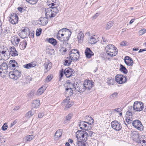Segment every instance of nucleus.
<instances>
[{
  "mask_svg": "<svg viewBox=\"0 0 146 146\" xmlns=\"http://www.w3.org/2000/svg\"><path fill=\"white\" fill-rule=\"evenodd\" d=\"M20 108V106H16L15 107L13 110L15 111H17L19 110Z\"/></svg>",
  "mask_w": 146,
  "mask_h": 146,
  "instance_id": "58",
  "label": "nucleus"
},
{
  "mask_svg": "<svg viewBox=\"0 0 146 146\" xmlns=\"http://www.w3.org/2000/svg\"><path fill=\"white\" fill-rule=\"evenodd\" d=\"M17 65L18 64H16L15 63H14V64H12L10 67H13L12 69H14V68H15L16 69V67H17Z\"/></svg>",
  "mask_w": 146,
  "mask_h": 146,
  "instance_id": "56",
  "label": "nucleus"
},
{
  "mask_svg": "<svg viewBox=\"0 0 146 146\" xmlns=\"http://www.w3.org/2000/svg\"><path fill=\"white\" fill-rule=\"evenodd\" d=\"M107 83L109 85H113L114 82V80L113 79H108Z\"/></svg>",
  "mask_w": 146,
  "mask_h": 146,
  "instance_id": "42",
  "label": "nucleus"
},
{
  "mask_svg": "<svg viewBox=\"0 0 146 146\" xmlns=\"http://www.w3.org/2000/svg\"><path fill=\"white\" fill-rule=\"evenodd\" d=\"M86 123H89L88 122L84 121H81L79 124V126L80 129L84 130H86L88 129V127Z\"/></svg>",
  "mask_w": 146,
  "mask_h": 146,
  "instance_id": "19",
  "label": "nucleus"
},
{
  "mask_svg": "<svg viewBox=\"0 0 146 146\" xmlns=\"http://www.w3.org/2000/svg\"><path fill=\"white\" fill-rule=\"evenodd\" d=\"M10 55L13 56L18 55V53L14 47H11L10 52Z\"/></svg>",
  "mask_w": 146,
  "mask_h": 146,
  "instance_id": "26",
  "label": "nucleus"
},
{
  "mask_svg": "<svg viewBox=\"0 0 146 146\" xmlns=\"http://www.w3.org/2000/svg\"><path fill=\"white\" fill-rule=\"evenodd\" d=\"M4 33L5 35H9L10 34V32L9 30L7 28L4 29V30L3 32Z\"/></svg>",
  "mask_w": 146,
  "mask_h": 146,
  "instance_id": "46",
  "label": "nucleus"
},
{
  "mask_svg": "<svg viewBox=\"0 0 146 146\" xmlns=\"http://www.w3.org/2000/svg\"><path fill=\"white\" fill-rule=\"evenodd\" d=\"M27 44V42L26 40H24L21 42L19 44L20 48L22 50H24L26 47Z\"/></svg>",
  "mask_w": 146,
  "mask_h": 146,
  "instance_id": "29",
  "label": "nucleus"
},
{
  "mask_svg": "<svg viewBox=\"0 0 146 146\" xmlns=\"http://www.w3.org/2000/svg\"><path fill=\"white\" fill-rule=\"evenodd\" d=\"M34 113V112L32 110L28 111L25 115V116L27 118H30L31 117Z\"/></svg>",
  "mask_w": 146,
  "mask_h": 146,
  "instance_id": "36",
  "label": "nucleus"
},
{
  "mask_svg": "<svg viewBox=\"0 0 146 146\" xmlns=\"http://www.w3.org/2000/svg\"><path fill=\"white\" fill-rule=\"evenodd\" d=\"M52 76L51 75H50L47 76L45 79V81L46 82H49L52 79Z\"/></svg>",
  "mask_w": 146,
  "mask_h": 146,
  "instance_id": "43",
  "label": "nucleus"
},
{
  "mask_svg": "<svg viewBox=\"0 0 146 146\" xmlns=\"http://www.w3.org/2000/svg\"><path fill=\"white\" fill-rule=\"evenodd\" d=\"M126 121L128 124H130L133 120V116L132 112L128 110L126 112L125 116Z\"/></svg>",
  "mask_w": 146,
  "mask_h": 146,
  "instance_id": "15",
  "label": "nucleus"
},
{
  "mask_svg": "<svg viewBox=\"0 0 146 146\" xmlns=\"http://www.w3.org/2000/svg\"><path fill=\"white\" fill-rule=\"evenodd\" d=\"M122 110V109L121 108H116L115 109H114V110L117 112H120Z\"/></svg>",
  "mask_w": 146,
  "mask_h": 146,
  "instance_id": "55",
  "label": "nucleus"
},
{
  "mask_svg": "<svg viewBox=\"0 0 146 146\" xmlns=\"http://www.w3.org/2000/svg\"><path fill=\"white\" fill-rule=\"evenodd\" d=\"M29 3L32 5L35 4L38 1V0H26Z\"/></svg>",
  "mask_w": 146,
  "mask_h": 146,
  "instance_id": "41",
  "label": "nucleus"
},
{
  "mask_svg": "<svg viewBox=\"0 0 146 146\" xmlns=\"http://www.w3.org/2000/svg\"><path fill=\"white\" fill-rule=\"evenodd\" d=\"M27 34H26V33L21 32L19 33V36L21 38H24L27 36Z\"/></svg>",
  "mask_w": 146,
  "mask_h": 146,
  "instance_id": "44",
  "label": "nucleus"
},
{
  "mask_svg": "<svg viewBox=\"0 0 146 146\" xmlns=\"http://www.w3.org/2000/svg\"><path fill=\"white\" fill-rule=\"evenodd\" d=\"M46 87L45 85H43L37 91L36 94L37 95H40L42 94L46 90Z\"/></svg>",
  "mask_w": 146,
  "mask_h": 146,
  "instance_id": "23",
  "label": "nucleus"
},
{
  "mask_svg": "<svg viewBox=\"0 0 146 146\" xmlns=\"http://www.w3.org/2000/svg\"><path fill=\"white\" fill-rule=\"evenodd\" d=\"M133 125L137 129L141 131L143 129V127L141 122L138 120H134L132 123Z\"/></svg>",
  "mask_w": 146,
  "mask_h": 146,
  "instance_id": "11",
  "label": "nucleus"
},
{
  "mask_svg": "<svg viewBox=\"0 0 146 146\" xmlns=\"http://www.w3.org/2000/svg\"><path fill=\"white\" fill-rule=\"evenodd\" d=\"M64 33V37H62L64 40H61V42L66 41L68 40L71 35L72 33L69 29L65 28Z\"/></svg>",
  "mask_w": 146,
  "mask_h": 146,
  "instance_id": "14",
  "label": "nucleus"
},
{
  "mask_svg": "<svg viewBox=\"0 0 146 146\" xmlns=\"http://www.w3.org/2000/svg\"><path fill=\"white\" fill-rule=\"evenodd\" d=\"M51 4H49V5H51V7H53L54 6V7H56L57 8V6H56V4H55L54 3H51Z\"/></svg>",
  "mask_w": 146,
  "mask_h": 146,
  "instance_id": "63",
  "label": "nucleus"
},
{
  "mask_svg": "<svg viewBox=\"0 0 146 146\" xmlns=\"http://www.w3.org/2000/svg\"><path fill=\"white\" fill-rule=\"evenodd\" d=\"M44 11L45 17L50 19L56 16L58 13L59 10L56 7H52L46 8Z\"/></svg>",
  "mask_w": 146,
  "mask_h": 146,
  "instance_id": "1",
  "label": "nucleus"
},
{
  "mask_svg": "<svg viewBox=\"0 0 146 146\" xmlns=\"http://www.w3.org/2000/svg\"><path fill=\"white\" fill-rule=\"evenodd\" d=\"M72 115L73 114L72 113L69 114L66 117V120L67 121H69L71 118Z\"/></svg>",
  "mask_w": 146,
  "mask_h": 146,
  "instance_id": "47",
  "label": "nucleus"
},
{
  "mask_svg": "<svg viewBox=\"0 0 146 146\" xmlns=\"http://www.w3.org/2000/svg\"><path fill=\"white\" fill-rule=\"evenodd\" d=\"M85 52L87 58H90L94 55V53L91 50L90 48H87L85 50Z\"/></svg>",
  "mask_w": 146,
  "mask_h": 146,
  "instance_id": "21",
  "label": "nucleus"
},
{
  "mask_svg": "<svg viewBox=\"0 0 146 146\" xmlns=\"http://www.w3.org/2000/svg\"><path fill=\"white\" fill-rule=\"evenodd\" d=\"M14 63H15L16 64H18V63L17 62L14 60H11L9 62V66H11V65Z\"/></svg>",
  "mask_w": 146,
  "mask_h": 146,
  "instance_id": "51",
  "label": "nucleus"
},
{
  "mask_svg": "<svg viewBox=\"0 0 146 146\" xmlns=\"http://www.w3.org/2000/svg\"><path fill=\"white\" fill-rule=\"evenodd\" d=\"M7 123H5L2 127L1 128L3 130L5 131L7 129L8 127L7 125Z\"/></svg>",
  "mask_w": 146,
  "mask_h": 146,
  "instance_id": "50",
  "label": "nucleus"
},
{
  "mask_svg": "<svg viewBox=\"0 0 146 146\" xmlns=\"http://www.w3.org/2000/svg\"><path fill=\"white\" fill-rule=\"evenodd\" d=\"M125 63L129 66H132L133 65V62L132 59L129 56H126L124 59Z\"/></svg>",
  "mask_w": 146,
  "mask_h": 146,
  "instance_id": "18",
  "label": "nucleus"
},
{
  "mask_svg": "<svg viewBox=\"0 0 146 146\" xmlns=\"http://www.w3.org/2000/svg\"><path fill=\"white\" fill-rule=\"evenodd\" d=\"M120 70L121 72H122L124 74H127L128 72V71L125 67L122 64H120Z\"/></svg>",
  "mask_w": 146,
  "mask_h": 146,
  "instance_id": "34",
  "label": "nucleus"
},
{
  "mask_svg": "<svg viewBox=\"0 0 146 146\" xmlns=\"http://www.w3.org/2000/svg\"><path fill=\"white\" fill-rule=\"evenodd\" d=\"M84 37V32L82 31H80L78 33L77 35V39L78 42L79 43L82 42Z\"/></svg>",
  "mask_w": 146,
  "mask_h": 146,
  "instance_id": "20",
  "label": "nucleus"
},
{
  "mask_svg": "<svg viewBox=\"0 0 146 146\" xmlns=\"http://www.w3.org/2000/svg\"><path fill=\"white\" fill-rule=\"evenodd\" d=\"M73 103L72 102H68L67 104L66 105V108H68L71 107L72 106L73 104Z\"/></svg>",
  "mask_w": 146,
  "mask_h": 146,
  "instance_id": "52",
  "label": "nucleus"
},
{
  "mask_svg": "<svg viewBox=\"0 0 146 146\" xmlns=\"http://www.w3.org/2000/svg\"><path fill=\"white\" fill-rule=\"evenodd\" d=\"M15 68H14V70L13 71L10 72L9 75L11 78L17 80L21 76V72L19 70H15Z\"/></svg>",
  "mask_w": 146,
  "mask_h": 146,
  "instance_id": "7",
  "label": "nucleus"
},
{
  "mask_svg": "<svg viewBox=\"0 0 146 146\" xmlns=\"http://www.w3.org/2000/svg\"><path fill=\"white\" fill-rule=\"evenodd\" d=\"M133 108L136 111H140L143 108V103L141 102H135L133 105Z\"/></svg>",
  "mask_w": 146,
  "mask_h": 146,
  "instance_id": "12",
  "label": "nucleus"
},
{
  "mask_svg": "<svg viewBox=\"0 0 146 146\" xmlns=\"http://www.w3.org/2000/svg\"><path fill=\"white\" fill-rule=\"evenodd\" d=\"M72 84L73 87H74L76 90L79 92H83L86 90L83 83L80 81Z\"/></svg>",
  "mask_w": 146,
  "mask_h": 146,
  "instance_id": "5",
  "label": "nucleus"
},
{
  "mask_svg": "<svg viewBox=\"0 0 146 146\" xmlns=\"http://www.w3.org/2000/svg\"><path fill=\"white\" fill-rule=\"evenodd\" d=\"M68 56L67 58L65 60L64 62V65L69 66L72 60Z\"/></svg>",
  "mask_w": 146,
  "mask_h": 146,
  "instance_id": "35",
  "label": "nucleus"
},
{
  "mask_svg": "<svg viewBox=\"0 0 146 146\" xmlns=\"http://www.w3.org/2000/svg\"><path fill=\"white\" fill-rule=\"evenodd\" d=\"M77 140L86 141L88 137V134L85 131L78 130L76 133Z\"/></svg>",
  "mask_w": 146,
  "mask_h": 146,
  "instance_id": "3",
  "label": "nucleus"
},
{
  "mask_svg": "<svg viewBox=\"0 0 146 146\" xmlns=\"http://www.w3.org/2000/svg\"><path fill=\"white\" fill-rule=\"evenodd\" d=\"M74 71L71 68H66L64 71V74L67 78H69L73 75Z\"/></svg>",
  "mask_w": 146,
  "mask_h": 146,
  "instance_id": "16",
  "label": "nucleus"
},
{
  "mask_svg": "<svg viewBox=\"0 0 146 146\" xmlns=\"http://www.w3.org/2000/svg\"><path fill=\"white\" fill-rule=\"evenodd\" d=\"M20 41V39L18 36L14 35L12 36L11 39V42L12 44L14 46H17Z\"/></svg>",
  "mask_w": 146,
  "mask_h": 146,
  "instance_id": "17",
  "label": "nucleus"
},
{
  "mask_svg": "<svg viewBox=\"0 0 146 146\" xmlns=\"http://www.w3.org/2000/svg\"><path fill=\"white\" fill-rule=\"evenodd\" d=\"M44 115V114L43 113H40L38 115V117L39 118H41Z\"/></svg>",
  "mask_w": 146,
  "mask_h": 146,
  "instance_id": "53",
  "label": "nucleus"
},
{
  "mask_svg": "<svg viewBox=\"0 0 146 146\" xmlns=\"http://www.w3.org/2000/svg\"><path fill=\"white\" fill-rule=\"evenodd\" d=\"M8 65L5 62H3L0 66V75L2 77H4L7 73Z\"/></svg>",
  "mask_w": 146,
  "mask_h": 146,
  "instance_id": "6",
  "label": "nucleus"
},
{
  "mask_svg": "<svg viewBox=\"0 0 146 146\" xmlns=\"http://www.w3.org/2000/svg\"><path fill=\"white\" fill-rule=\"evenodd\" d=\"M141 144V146H146V141L144 140H142Z\"/></svg>",
  "mask_w": 146,
  "mask_h": 146,
  "instance_id": "54",
  "label": "nucleus"
},
{
  "mask_svg": "<svg viewBox=\"0 0 146 146\" xmlns=\"http://www.w3.org/2000/svg\"><path fill=\"white\" fill-rule=\"evenodd\" d=\"M83 83L86 90L88 92L94 86V82L89 80H85Z\"/></svg>",
  "mask_w": 146,
  "mask_h": 146,
  "instance_id": "9",
  "label": "nucleus"
},
{
  "mask_svg": "<svg viewBox=\"0 0 146 146\" xmlns=\"http://www.w3.org/2000/svg\"><path fill=\"white\" fill-rule=\"evenodd\" d=\"M115 80L118 84H124L126 82V77L122 74H117L115 77Z\"/></svg>",
  "mask_w": 146,
  "mask_h": 146,
  "instance_id": "8",
  "label": "nucleus"
},
{
  "mask_svg": "<svg viewBox=\"0 0 146 146\" xmlns=\"http://www.w3.org/2000/svg\"><path fill=\"white\" fill-rule=\"evenodd\" d=\"M113 24V22L112 21H110L106 25V29L107 30L109 29L112 26Z\"/></svg>",
  "mask_w": 146,
  "mask_h": 146,
  "instance_id": "38",
  "label": "nucleus"
},
{
  "mask_svg": "<svg viewBox=\"0 0 146 146\" xmlns=\"http://www.w3.org/2000/svg\"><path fill=\"white\" fill-rule=\"evenodd\" d=\"M105 50L108 55L110 56H114L117 53V50L116 47L113 44H109L106 47Z\"/></svg>",
  "mask_w": 146,
  "mask_h": 146,
  "instance_id": "2",
  "label": "nucleus"
},
{
  "mask_svg": "<svg viewBox=\"0 0 146 146\" xmlns=\"http://www.w3.org/2000/svg\"><path fill=\"white\" fill-rule=\"evenodd\" d=\"M111 125L112 128L115 131H119L122 128L120 123L116 120L112 122L111 123Z\"/></svg>",
  "mask_w": 146,
  "mask_h": 146,
  "instance_id": "10",
  "label": "nucleus"
},
{
  "mask_svg": "<svg viewBox=\"0 0 146 146\" xmlns=\"http://www.w3.org/2000/svg\"><path fill=\"white\" fill-rule=\"evenodd\" d=\"M66 91L69 92V95L70 96H71L73 94V90H72V88H66Z\"/></svg>",
  "mask_w": 146,
  "mask_h": 146,
  "instance_id": "40",
  "label": "nucleus"
},
{
  "mask_svg": "<svg viewBox=\"0 0 146 146\" xmlns=\"http://www.w3.org/2000/svg\"><path fill=\"white\" fill-rule=\"evenodd\" d=\"M69 57L74 62L77 61L80 56L79 50L75 49H73L71 50L69 52Z\"/></svg>",
  "mask_w": 146,
  "mask_h": 146,
  "instance_id": "4",
  "label": "nucleus"
},
{
  "mask_svg": "<svg viewBox=\"0 0 146 146\" xmlns=\"http://www.w3.org/2000/svg\"><path fill=\"white\" fill-rule=\"evenodd\" d=\"M21 32L28 34L29 33V29L28 28L26 27H24L22 28L21 29Z\"/></svg>",
  "mask_w": 146,
  "mask_h": 146,
  "instance_id": "37",
  "label": "nucleus"
},
{
  "mask_svg": "<svg viewBox=\"0 0 146 146\" xmlns=\"http://www.w3.org/2000/svg\"><path fill=\"white\" fill-rule=\"evenodd\" d=\"M63 73H64V71L63 72V69H62V70H60V79L59 80L60 81L61 80V78L63 76Z\"/></svg>",
  "mask_w": 146,
  "mask_h": 146,
  "instance_id": "49",
  "label": "nucleus"
},
{
  "mask_svg": "<svg viewBox=\"0 0 146 146\" xmlns=\"http://www.w3.org/2000/svg\"><path fill=\"white\" fill-rule=\"evenodd\" d=\"M97 41V40L95 36H91L88 40L89 42L91 44H95Z\"/></svg>",
  "mask_w": 146,
  "mask_h": 146,
  "instance_id": "31",
  "label": "nucleus"
},
{
  "mask_svg": "<svg viewBox=\"0 0 146 146\" xmlns=\"http://www.w3.org/2000/svg\"><path fill=\"white\" fill-rule=\"evenodd\" d=\"M146 51V48H145L144 49H140V50L138 52L140 53V52H142L143 51Z\"/></svg>",
  "mask_w": 146,
  "mask_h": 146,
  "instance_id": "62",
  "label": "nucleus"
},
{
  "mask_svg": "<svg viewBox=\"0 0 146 146\" xmlns=\"http://www.w3.org/2000/svg\"><path fill=\"white\" fill-rule=\"evenodd\" d=\"M46 17L41 18L40 20L42 25L44 26L47 24L48 22V19Z\"/></svg>",
  "mask_w": 146,
  "mask_h": 146,
  "instance_id": "30",
  "label": "nucleus"
},
{
  "mask_svg": "<svg viewBox=\"0 0 146 146\" xmlns=\"http://www.w3.org/2000/svg\"><path fill=\"white\" fill-rule=\"evenodd\" d=\"M9 21L13 24H15L18 22V17L15 13H12L9 17Z\"/></svg>",
  "mask_w": 146,
  "mask_h": 146,
  "instance_id": "13",
  "label": "nucleus"
},
{
  "mask_svg": "<svg viewBox=\"0 0 146 146\" xmlns=\"http://www.w3.org/2000/svg\"><path fill=\"white\" fill-rule=\"evenodd\" d=\"M70 97L69 96H68L66 98V100H64V102L68 103L70 100Z\"/></svg>",
  "mask_w": 146,
  "mask_h": 146,
  "instance_id": "60",
  "label": "nucleus"
},
{
  "mask_svg": "<svg viewBox=\"0 0 146 146\" xmlns=\"http://www.w3.org/2000/svg\"><path fill=\"white\" fill-rule=\"evenodd\" d=\"M17 120H15L13 123H12L10 127H11L13 125H15L17 122Z\"/></svg>",
  "mask_w": 146,
  "mask_h": 146,
  "instance_id": "59",
  "label": "nucleus"
},
{
  "mask_svg": "<svg viewBox=\"0 0 146 146\" xmlns=\"http://www.w3.org/2000/svg\"><path fill=\"white\" fill-rule=\"evenodd\" d=\"M62 129H59L57 131L55 134V136L56 138H59L62 135Z\"/></svg>",
  "mask_w": 146,
  "mask_h": 146,
  "instance_id": "32",
  "label": "nucleus"
},
{
  "mask_svg": "<svg viewBox=\"0 0 146 146\" xmlns=\"http://www.w3.org/2000/svg\"><path fill=\"white\" fill-rule=\"evenodd\" d=\"M32 106L34 108H37L40 105V101L38 100H35L33 101Z\"/></svg>",
  "mask_w": 146,
  "mask_h": 146,
  "instance_id": "33",
  "label": "nucleus"
},
{
  "mask_svg": "<svg viewBox=\"0 0 146 146\" xmlns=\"http://www.w3.org/2000/svg\"><path fill=\"white\" fill-rule=\"evenodd\" d=\"M146 32V29H143L140 30L139 32V34L141 35Z\"/></svg>",
  "mask_w": 146,
  "mask_h": 146,
  "instance_id": "48",
  "label": "nucleus"
},
{
  "mask_svg": "<svg viewBox=\"0 0 146 146\" xmlns=\"http://www.w3.org/2000/svg\"><path fill=\"white\" fill-rule=\"evenodd\" d=\"M52 63L48 60L45 62L44 64V66L46 70V71H47L49 70L51 68Z\"/></svg>",
  "mask_w": 146,
  "mask_h": 146,
  "instance_id": "22",
  "label": "nucleus"
},
{
  "mask_svg": "<svg viewBox=\"0 0 146 146\" xmlns=\"http://www.w3.org/2000/svg\"><path fill=\"white\" fill-rule=\"evenodd\" d=\"M126 42V41H123L122 42L120 43V45H122V46H124V45H125Z\"/></svg>",
  "mask_w": 146,
  "mask_h": 146,
  "instance_id": "64",
  "label": "nucleus"
},
{
  "mask_svg": "<svg viewBox=\"0 0 146 146\" xmlns=\"http://www.w3.org/2000/svg\"><path fill=\"white\" fill-rule=\"evenodd\" d=\"M65 28H64L59 30L56 34L57 38L60 41L61 40H64L62 38V37H60V35L63 33H64Z\"/></svg>",
  "mask_w": 146,
  "mask_h": 146,
  "instance_id": "24",
  "label": "nucleus"
},
{
  "mask_svg": "<svg viewBox=\"0 0 146 146\" xmlns=\"http://www.w3.org/2000/svg\"><path fill=\"white\" fill-rule=\"evenodd\" d=\"M42 31V29L40 28L37 29L36 32V35L37 36H39L41 33Z\"/></svg>",
  "mask_w": 146,
  "mask_h": 146,
  "instance_id": "45",
  "label": "nucleus"
},
{
  "mask_svg": "<svg viewBox=\"0 0 146 146\" xmlns=\"http://www.w3.org/2000/svg\"><path fill=\"white\" fill-rule=\"evenodd\" d=\"M35 135H34L26 136L23 138V141L25 142L30 141L35 137Z\"/></svg>",
  "mask_w": 146,
  "mask_h": 146,
  "instance_id": "27",
  "label": "nucleus"
},
{
  "mask_svg": "<svg viewBox=\"0 0 146 146\" xmlns=\"http://www.w3.org/2000/svg\"><path fill=\"white\" fill-rule=\"evenodd\" d=\"M99 13H97L96 14H95L92 17L93 19H96L97 17L99 15Z\"/></svg>",
  "mask_w": 146,
  "mask_h": 146,
  "instance_id": "57",
  "label": "nucleus"
},
{
  "mask_svg": "<svg viewBox=\"0 0 146 146\" xmlns=\"http://www.w3.org/2000/svg\"><path fill=\"white\" fill-rule=\"evenodd\" d=\"M45 41H48V42L51 43L53 46H55L57 44V40L54 38H47L45 40Z\"/></svg>",
  "mask_w": 146,
  "mask_h": 146,
  "instance_id": "25",
  "label": "nucleus"
},
{
  "mask_svg": "<svg viewBox=\"0 0 146 146\" xmlns=\"http://www.w3.org/2000/svg\"><path fill=\"white\" fill-rule=\"evenodd\" d=\"M102 38L104 42H108V40L105 37L103 36L102 37Z\"/></svg>",
  "mask_w": 146,
  "mask_h": 146,
  "instance_id": "61",
  "label": "nucleus"
},
{
  "mask_svg": "<svg viewBox=\"0 0 146 146\" xmlns=\"http://www.w3.org/2000/svg\"><path fill=\"white\" fill-rule=\"evenodd\" d=\"M36 66V64L34 63L33 62L25 64L23 65V67L26 69H29L35 67Z\"/></svg>",
  "mask_w": 146,
  "mask_h": 146,
  "instance_id": "28",
  "label": "nucleus"
},
{
  "mask_svg": "<svg viewBox=\"0 0 146 146\" xmlns=\"http://www.w3.org/2000/svg\"><path fill=\"white\" fill-rule=\"evenodd\" d=\"M118 94V93L114 92L110 96V98L112 99H115L117 97Z\"/></svg>",
  "mask_w": 146,
  "mask_h": 146,
  "instance_id": "39",
  "label": "nucleus"
}]
</instances>
